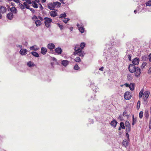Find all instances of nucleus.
<instances>
[{
  "label": "nucleus",
  "instance_id": "f257e3e1",
  "mask_svg": "<svg viewBox=\"0 0 151 151\" xmlns=\"http://www.w3.org/2000/svg\"><path fill=\"white\" fill-rule=\"evenodd\" d=\"M128 69L129 71L132 73H134L135 76L138 77L141 74L140 69L138 67H136L133 64H130L129 66Z\"/></svg>",
  "mask_w": 151,
  "mask_h": 151
},
{
  "label": "nucleus",
  "instance_id": "f03ea898",
  "mask_svg": "<svg viewBox=\"0 0 151 151\" xmlns=\"http://www.w3.org/2000/svg\"><path fill=\"white\" fill-rule=\"evenodd\" d=\"M74 50L75 51L73 52V54L74 55H78L80 57H83L85 54L84 52L82 51V50L81 49L78 45H76Z\"/></svg>",
  "mask_w": 151,
  "mask_h": 151
},
{
  "label": "nucleus",
  "instance_id": "7ed1b4c3",
  "mask_svg": "<svg viewBox=\"0 0 151 151\" xmlns=\"http://www.w3.org/2000/svg\"><path fill=\"white\" fill-rule=\"evenodd\" d=\"M45 20L44 23L45 24L46 27L47 28H49L50 26V23L52 22V19L47 17H45L44 18Z\"/></svg>",
  "mask_w": 151,
  "mask_h": 151
},
{
  "label": "nucleus",
  "instance_id": "20e7f679",
  "mask_svg": "<svg viewBox=\"0 0 151 151\" xmlns=\"http://www.w3.org/2000/svg\"><path fill=\"white\" fill-rule=\"evenodd\" d=\"M18 6L22 10L24 9L25 8L27 9H29V6L27 4L26 2H24L23 4H22L19 3Z\"/></svg>",
  "mask_w": 151,
  "mask_h": 151
},
{
  "label": "nucleus",
  "instance_id": "39448f33",
  "mask_svg": "<svg viewBox=\"0 0 151 151\" xmlns=\"http://www.w3.org/2000/svg\"><path fill=\"white\" fill-rule=\"evenodd\" d=\"M150 93L148 91H146L144 92L143 97L144 101H146L149 96Z\"/></svg>",
  "mask_w": 151,
  "mask_h": 151
},
{
  "label": "nucleus",
  "instance_id": "423d86ee",
  "mask_svg": "<svg viewBox=\"0 0 151 151\" xmlns=\"http://www.w3.org/2000/svg\"><path fill=\"white\" fill-rule=\"evenodd\" d=\"M131 98V96L129 92H126L124 95V98L126 100H129Z\"/></svg>",
  "mask_w": 151,
  "mask_h": 151
},
{
  "label": "nucleus",
  "instance_id": "0eeeda50",
  "mask_svg": "<svg viewBox=\"0 0 151 151\" xmlns=\"http://www.w3.org/2000/svg\"><path fill=\"white\" fill-rule=\"evenodd\" d=\"M27 52V50L25 49H21L19 51V53L22 55H26Z\"/></svg>",
  "mask_w": 151,
  "mask_h": 151
},
{
  "label": "nucleus",
  "instance_id": "6e6552de",
  "mask_svg": "<svg viewBox=\"0 0 151 151\" xmlns=\"http://www.w3.org/2000/svg\"><path fill=\"white\" fill-rule=\"evenodd\" d=\"M139 60L138 58H136L132 60L133 64L134 65H138L139 62Z\"/></svg>",
  "mask_w": 151,
  "mask_h": 151
},
{
  "label": "nucleus",
  "instance_id": "1a4fd4ad",
  "mask_svg": "<svg viewBox=\"0 0 151 151\" xmlns=\"http://www.w3.org/2000/svg\"><path fill=\"white\" fill-rule=\"evenodd\" d=\"M6 10V8L5 7L1 6H0V13L2 14L5 13Z\"/></svg>",
  "mask_w": 151,
  "mask_h": 151
},
{
  "label": "nucleus",
  "instance_id": "9d476101",
  "mask_svg": "<svg viewBox=\"0 0 151 151\" xmlns=\"http://www.w3.org/2000/svg\"><path fill=\"white\" fill-rule=\"evenodd\" d=\"M53 4L54 8H58L60 7L61 6V4L58 1H55L53 2Z\"/></svg>",
  "mask_w": 151,
  "mask_h": 151
},
{
  "label": "nucleus",
  "instance_id": "9b49d317",
  "mask_svg": "<svg viewBox=\"0 0 151 151\" xmlns=\"http://www.w3.org/2000/svg\"><path fill=\"white\" fill-rule=\"evenodd\" d=\"M47 6L48 8L50 10H53L55 8L54 7V4L52 3H50L47 4Z\"/></svg>",
  "mask_w": 151,
  "mask_h": 151
},
{
  "label": "nucleus",
  "instance_id": "f8f14e48",
  "mask_svg": "<svg viewBox=\"0 0 151 151\" xmlns=\"http://www.w3.org/2000/svg\"><path fill=\"white\" fill-rule=\"evenodd\" d=\"M128 142L127 139H124L123 140L122 144L123 146L125 147H127L128 146Z\"/></svg>",
  "mask_w": 151,
  "mask_h": 151
},
{
  "label": "nucleus",
  "instance_id": "ddd939ff",
  "mask_svg": "<svg viewBox=\"0 0 151 151\" xmlns=\"http://www.w3.org/2000/svg\"><path fill=\"white\" fill-rule=\"evenodd\" d=\"M50 15L51 17H55L58 15L57 13L55 11H52L50 13Z\"/></svg>",
  "mask_w": 151,
  "mask_h": 151
},
{
  "label": "nucleus",
  "instance_id": "4468645a",
  "mask_svg": "<svg viewBox=\"0 0 151 151\" xmlns=\"http://www.w3.org/2000/svg\"><path fill=\"white\" fill-rule=\"evenodd\" d=\"M55 52L58 54H61L62 52V50L60 47H58L55 50Z\"/></svg>",
  "mask_w": 151,
  "mask_h": 151
},
{
  "label": "nucleus",
  "instance_id": "2eb2a0df",
  "mask_svg": "<svg viewBox=\"0 0 151 151\" xmlns=\"http://www.w3.org/2000/svg\"><path fill=\"white\" fill-rule=\"evenodd\" d=\"M47 47L50 49L52 50L55 47V46L53 44L50 43L48 45Z\"/></svg>",
  "mask_w": 151,
  "mask_h": 151
},
{
  "label": "nucleus",
  "instance_id": "dca6fc26",
  "mask_svg": "<svg viewBox=\"0 0 151 151\" xmlns=\"http://www.w3.org/2000/svg\"><path fill=\"white\" fill-rule=\"evenodd\" d=\"M10 11L12 13L14 14H16L17 12V9L15 7H12L11 8H10Z\"/></svg>",
  "mask_w": 151,
  "mask_h": 151
},
{
  "label": "nucleus",
  "instance_id": "f3484780",
  "mask_svg": "<svg viewBox=\"0 0 151 151\" xmlns=\"http://www.w3.org/2000/svg\"><path fill=\"white\" fill-rule=\"evenodd\" d=\"M117 123V122H116V121L114 119L111 122L110 124L112 126L114 127H115L116 126Z\"/></svg>",
  "mask_w": 151,
  "mask_h": 151
},
{
  "label": "nucleus",
  "instance_id": "a211bd4d",
  "mask_svg": "<svg viewBox=\"0 0 151 151\" xmlns=\"http://www.w3.org/2000/svg\"><path fill=\"white\" fill-rule=\"evenodd\" d=\"M47 49L45 47H42L41 48V52L42 54L43 55L45 54L47 52Z\"/></svg>",
  "mask_w": 151,
  "mask_h": 151
},
{
  "label": "nucleus",
  "instance_id": "6ab92c4d",
  "mask_svg": "<svg viewBox=\"0 0 151 151\" xmlns=\"http://www.w3.org/2000/svg\"><path fill=\"white\" fill-rule=\"evenodd\" d=\"M77 26L79 28V30L80 31L81 33H83L84 32V29L82 27H80V25L78 24H77Z\"/></svg>",
  "mask_w": 151,
  "mask_h": 151
},
{
  "label": "nucleus",
  "instance_id": "aec40b11",
  "mask_svg": "<svg viewBox=\"0 0 151 151\" xmlns=\"http://www.w3.org/2000/svg\"><path fill=\"white\" fill-rule=\"evenodd\" d=\"M69 62V61L67 60H63L62 61V64L64 66H66L68 64Z\"/></svg>",
  "mask_w": 151,
  "mask_h": 151
},
{
  "label": "nucleus",
  "instance_id": "412c9836",
  "mask_svg": "<svg viewBox=\"0 0 151 151\" xmlns=\"http://www.w3.org/2000/svg\"><path fill=\"white\" fill-rule=\"evenodd\" d=\"M129 88L131 91H133L134 90V84L133 83H131L129 85Z\"/></svg>",
  "mask_w": 151,
  "mask_h": 151
},
{
  "label": "nucleus",
  "instance_id": "4be33fe9",
  "mask_svg": "<svg viewBox=\"0 0 151 151\" xmlns=\"http://www.w3.org/2000/svg\"><path fill=\"white\" fill-rule=\"evenodd\" d=\"M35 23L37 27L40 26L41 24V22L39 20H37L35 21Z\"/></svg>",
  "mask_w": 151,
  "mask_h": 151
},
{
  "label": "nucleus",
  "instance_id": "5701e85b",
  "mask_svg": "<svg viewBox=\"0 0 151 151\" xmlns=\"http://www.w3.org/2000/svg\"><path fill=\"white\" fill-rule=\"evenodd\" d=\"M27 65L29 67H31L34 66L35 64L33 62L30 61L27 63Z\"/></svg>",
  "mask_w": 151,
  "mask_h": 151
},
{
  "label": "nucleus",
  "instance_id": "b1692460",
  "mask_svg": "<svg viewBox=\"0 0 151 151\" xmlns=\"http://www.w3.org/2000/svg\"><path fill=\"white\" fill-rule=\"evenodd\" d=\"M37 2H35V1H32V6L35 8H38V6Z\"/></svg>",
  "mask_w": 151,
  "mask_h": 151
},
{
  "label": "nucleus",
  "instance_id": "393cba45",
  "mask_svg": "<svg viewBox=\"0 0 151 151\" xmlns=\"http://www.w3.org/2000/svg\"><path fill=\"white\" fill-rule=\"evenodd\" d=\"M32 54L34 56L38 57L39 56V55L37 53L33 51L31 52Z\"/></svg>",
  "mask_w": 151,
  "mask_h": 151
},
{
  "label": "nucleus",
  "instance_id": "a878e982",
  "mask_svg": "<svg viewBox=\"0 0 151 151\" xmlns=\"http://www.w3.org/2000/svg\"><path fill=\"white\" fill-rule=\"evenodd\" d=\"M85 44L84 42H82L81 43V45L79 47H81L80 48L82 50L85 47Z\"/></svg>",
  "mask_w": 151,
  "mask_h": 151
},
{
  "label": "nucleus",
  "instance_id": "bb28decb",
  "mask_svg": "<svg viewBox=\"0 0 151 151\" xmlns=\"http://www.w3.org/2000/svg\"><path fill=\"white\" fill-rule=\"evenodd\" d=\"M126 131L127 132H130L131 130V126H126Z\"/></svg>",
  "mask_w": 151,
  "mask_h": 151
},
{
  "label": "nucleus",
  "instance_id": "cd10ccee",
  "mask_svg": "<svg viewBox=\"0 0 151 151\" xmlns=\"http://www.w3.org/2000/svg\"><path fill=\"white\" fill-rule=\"evenodd\" d=\"M66 16V13H64L63 14H61L60 15V16L59 17V18H63L65 17Z\"/></svg>",
  "mask_w": 151,
  "mask_h": 151
},
{
  "label": "nucleus",
  "instance_id": "c85d7f7f",
  "mask_svg": "<svg viewBox=\"0 0 151 151\" xmlns=\"http://www.w3.org/2000/svg\"><path fill=\"white\" fill-rule=\"evenodd\" d=\"M144 115L146 118H147L149 116L148 111L147 110H145Z\"/></svg>",
  "mask_w": 151,
  "mask_h": 151
},
{
  "label": "nucleus",
  "instance_id": "c756f323",
  "mask_svg": "<svg viewBox=\"0 0 151 151\" xmlns=\"http://www.w3.org/2000/svg\"><path fill=\"white\" fill-rule=\"evenodd\" d=\"M143 90H141V91H140L139 94V98H141L142 97L143 94Z\"/></svg>",
  "mask_w": 151,
  "mask_h": 151
},
{
  "label": "nucleus",
  "instance_id": "7c9ffc66",
  "mask_svg": "<svg viewBox=\"0 0 151 151\" xmlns=\"http://www.w3.org/2000/svg\"><path fill=\"white\" fill-rule=\"evenodd\" d=\"M30 49L32 50L35 51L37 50L38 49L37 47H35V46H32L30 47Z\"/></svg>",
  "mask_w": 151,
  "mask_h": 151
},
{
  "label": "nucleus",
  "instance_id": "2f4dec72",
  "mask_svg": "<svg viewBox=\"0 0 151 151\" xmlns=\"http://www.w3.org/2000/svg\"><path fill=\"white\" fill-rule=\"evenodd\" d=\"M120 127L122 129H125V127L124 125V124L123 122H121L120 124Z\"/></svg>",
  "mask_w": 151,
  "mask_h": 151
},
{
  "label": "nucleus",
  "instance_id": "473e14b6",
  "mask_svg": "<svg viewBox=\"0 0 151 151\" xmlns=\"http://www.w3.org/2000/svg\"><path fill=\"white\" fill-rule=\"evenodd\" d=\"M147 6H151V0H150L148 2L145 3Z\"/></svg>",
  "mask_w": 151,
  "mask_h": 151
},
{
  "label": "nucleus",
  "instance_id": "72a5a7b5",
  "mask_svg": "<svg viewBox=\"0 0 151 151\" xmlns=\"http://www.w3.org/2000/svg\"><path fill=\"white\" fill-rule=\"evenodd\" d=\"M75 60L76 62H80L81 61L80 58L78 57H76Z\"/></svg>",
  "mask_w": 151,
  "mask_h": 151
},
{
  "label": "nucleus",
  "instance_id": "f704fd0d",
  "mask_svg": "<svg viewBox=\"0 0 151 151\" xmlns=\"http://www.w3.org/2000/svg\"><path fill=\"white\" fill-rule=\"evenodd\" d=\"M140 102L139 101H138L137 104V108L138 109H139L140 108Z\"/></svg>",
  "mask_w": 151,
  "mask_h": 151
},
{
  "label": "nucleus",
  "instance_id": "c9c22d12",
  "mask_svg": "<svg viewBox=\"0 0 151 151\" xmlns=\"http://www.w3.org/2000/svg\"><path fill=\"white\" fill-rule=\"evenodd\" d=\"M143 112L142 111H141L139 114V116L140 118L141 119L142 118L143 116Z\"/></svg>",
  "mask_w": 151,
  "mask_h": 151
},
{
  "label": "nucleus",
  "instance_id": "e433bc0d",
  "mask_svg": "<svg viewBox=\"0 0 151 151\" xmlns=\"http://www.w3.org/2000/svg\"><path fill=\"white\" fill-rule=\"evenodd\" d=\"M70 20L69 18H65L63 20V21L65 23H66L67 22Z\"/></svg>",
  "mask_w": 151,
  "mask_h": 151
},
{
  "label": "nucleus",
  "instance_id": "4c0bfd02",
  "mask_svg": "<svg viewBox=\"0 0 151 151\" xmlns=\"http://www.w3.org/2000/svg\"><path fill=\"white\" fill-rule=\"evenodd\" d=\"M79 67H78V65H75L74 69L76 70H78L79 69Z\"/></svg>",
  "mask_w": 151,
  "mask_h": 151
},
{
  "label": "nucleus",
  "instance_id": "58836bf2",
  "mask_svg": "<svg viewBox=\"0 0 151 151\" xmlns=\"http://www.w3.org/2000/svg\"><path fill=\"white\" fill-rule=\"evenodd\" d=\"M25 1L26 3L29 4H31L32 3V2L31 1V0H25Z\"/></svg>",
  "mask_w": 151,
  "mask_h": 151
},
{
  "label": "nucleus",
  "instance_id": "ea45409f",
  "mask_svg": "<svg viewBox=\"0 0 151 151\" xmlns=\"http://www.w3.org/2000/svg\"><path fill=\"white\" fill-rule=\"evenodd\" d=\"M125 126H130V124L129 123V121H126L125 122Z\"/></svg>",
  "mask_w": 151,
  "mask_h": 151
},
{
  "label": "nucleus",
  "instance_id": "a19ab883",
  "mask_svg": "<svg viewBox=\"0 0 151 151\" xmlns=\"http://www.w3.org/2000/svg\"><path fill=\"white\" fill-rule=\"evenodd\" d=\"M149 127L150 129H151V118L150 119L149 124Z\"/></svg>",
  "mask_w": 151,
  "mask_h": 151
},
{
  "label": "nucleus",
  "instance_id": "79ce46f5",
  "mask_svg": "<svg viewBox=\"0 0 151 151\" xmlns=\"http://www.w3.org/2000/svg\"><path fill=\"white\" fill-rule=\"evenodd\" d=\"M123 115L124 116H127V112L126 111H124L123 113Z\"/></svg>",
  "mask_w": 151,
  "mask_h": 151
},
{
  "label": "nucleus",
  "instance_id": "37998d69",
  "mask_svg": "<svg viewBox=\"0 0 151 151\" xmlns=\"http://www.w3.org/2000/svg\"><path fill=\"white\" fill-rule=\"evenodd\" d=\"M13 13H10V20L13 18Z\"/></svg>",
  "mask_w": 151,
  "mask_h": 151
},
{
  "label": "nucleus",
  "instance_id": "c03bdc74",
  "mask_svg": "<svg viewBox=\"0 0 151 151\" xmlns=\"http://www.w3.org/2000/svg\"><path fill=\"white\" fill-rule=\"evenodd\" d=\"M148 73L150 75L151 74V67L148 70Z\"/></svg>",
  "mask_w": 151,
  "mask_h": 151
},
{
  "label": "nucleus",
  "instance_id": "a18cd8bd",
  "mask_svg": "<svg viewBox=\"0 0 151 151\" xmlns=\"http://www.w3.org/2000/svg\"><path fill=\"white\" fill-rule=\"evenodd\" d=\"M58 25L59 27H60V29H63V25H60L59 24H58Z\"/></svg>",
  "mask_w": 151,
  "mask_h": 151
},
{
  "label": "nucleus",
  "instance_id": "49530a36",
  "mask_svg": "<svg viewBox=\"0 0 151 151\" xmlns=\"http://www.w3.org/2000/svg\"><path fill=\"white\" fill-rule=\"evenodd\" d=\"M39 5H40V8L41 10H42L43 9V7L40 4H39Z\"/></svg>",
  "mask_w": 151,
  "mask_h": 151
},
{
  "label": "nucleus",
  "instance_id": "de8ad7c7",
  "mask_svg": "<svg viewBox=\"0 0 151 151\" xmlns=\"http://www.w3.org/2000/svg\"><path fill=\"white\" fill-rule=\"evenodd\" d=\"M136 122V119L132 120V125H133L134 124H135Z\"/></svg>",
  "mask_w": 151,
  "mask_h": 151
},
{
  "label": "nucleus",
  "instance_id": "09e8293b",
  "mask_svg": "<svg viewBox=\"0 0 151 151\" xmlns=\"http://www.w3.org/2000/svg\"><path fill=\"white\" fill-rule=\"evenodd\" d=\"M16 46L17 47H19L20 48H21L22 47V46L21 45H16Z\"/></svg>",
  "mask_w": 151,
  "mask_h": 151
},
{
  "label": "nucleus",
  "instance_id": "8fccbe9b",
  "mask_svg": "<svg viewBox=\"0 0 151 151\" xmlns=\"http://www.w3.org/2000/svg\"><path fill=\"white\" fill-rule=\"evenodd\" d=\"M126 136L127 137L128 139L129 140V135L128 132H126Z\"/></svg>",
  "mask_w": 151,
  "mask_h": 151
},
{
  "label": "nucleus",
  "instance_id": "3c124183",
  "mask_svg": "<svg viewBox=\"0 0 151 151\" xmlns=\"http://www.w3.org/2000/svg\"><path fill=\"white\" fill-rule=\"evenodd\" d=\"M131 55H128V58L129 60V61H131Z\"/></svg>",
  "mask_w": 151,
  "mask_h": 151
},
{
  "label": "nucleus",
  "instance_id": "603ef678",
  "mask_svg": "<svg viewBox=\"0 0 151 151\" xmlns=\"http://www.w3.org/2000/svg\"><path fill=\"white\" fill-rule=\"evenodd\" d=\"M38 19V18L37 17L35 16V15L34 16H33L32 17V19Z\"/></svg>",
  "mask_w": 151,
  "mask_h": 151
},
{
  "label": "nucleus",
  "instance_id": "864d4df0",
  "mask_svg": "<svg viewBox=\"0 0 151 151\" xmlns=\"http://www.w3.org/2000/svg\"><path fill=\"white\" fill-rule=\"evenodd\" d=\"M13 1L17 3H20V1L19 0H13Z\"/></svg>",
  "mask_w": 151,
  "mask_h": 151
},
{
  "label": "nucleus",
  "instance_id": "5fc2aeb1",
  "mask_svg": "<svg viewBox=\"0 0 151 151\" xmlns=\"http://www.w3.org/2000/svg\"><path fill=\"white\" fill-rule=\"evenodd\" d=\"M149 61L151 62V54H150L149 55Z\"/></svg>",
  "mask_w": 151,
  "mask_h": 151
},
{
  "label": "nucleus",
  "instance_id": "6e6d98bb",
  "mask_svg": "<svg viewBox=\"0 0 151 151\" xmlns=\"http://www.w3.org/2000/svg\"><path fill=\"white\" fill-rule=\"evenodd\" d=\"M29 9H30V10L32 12H35L34 9L33 8H29Z\"/></svg>",
  "mask_w": 151,
  "mask_h": 151
},
{
  "label": "nucleus",
  "instance_id": "4d7b16f0",
  "mask_svg": "<svg viewBox=\"0 0 151 151\" xmlns=\"http://www.w3.org/2000/svg\"><path fill=\"white\" fill-rule=\"evenodd\" d=\"M38 18L41 21H43V18L41 17H39Z\"/></svg>",
  "mask_w": 151,
  "mask_h": 151
},
{
  "label": "nucleus",
  "instance_id": "13d9d810",
  "mask_svg": "<svg viewBox=\"0 0 151 151\" xmlns=\"http://www.w3.org/2000/svg\"><path fill=\"white\" fill-rule=\"evenodd\" d=\"M104 69V67H101L99 69V70L102 71H103V70Z\"/></svg>",
  "mask_w": 151,
  "mask_h": 151
},
{
  "label": "nucleus",
  "instance_id": "bf43d9fd",
  "mask_svg": "<svg viewBox=\"0 0 151 151\" xmlns=\"http://www.w3.org/2000/svg\"><path fill=\"white\" fill-rule=\"evenodd\" d=\"M6 17L8 19H9V13L7 14Z\"/></svg>",
  "mask_w": 151,
  "mask_h": 151
},
{
  "label": "nucleus",
  "instance_id": "052dcab7",
  "mask_svg": "<svg viewBox=\"0 0 151 151\" xmlns=\"http://www.w3.org/2000/svg\"><path fill=\"white\" fill-rule=\"evenodd\" d=\"M125 86L127 87H129V85L127 83H125Z\"/></svg>",
  "mask_w": 151,
  "mask_h": 151
},
{
  "label": "nucleus",
  "instance_id": "680f3d73",
  "mask_svg": "<svg viewBox=\"0 0 151 151\" xmlns=\"http://www.w3.org/2000/svg\"><path fill=\"white\" fill-rule=\"evenodd\" d=\"M60 1L62 4H65V3L64 2L63 0H60Z\"/></svg>",
  "mask_w": 151,
  "mask_h": 151
},
{
  "label": "nucleus",
  "instance_id": "e2e57ef3",
  "mask_svg": "<svg viewBox=\"0 0 151 151\" xmlns=\"http://www.w3.org/2000/svg\"><path fill=\"white\" fill-rule=\"evenodd\" d=\"M35 2H37V3H38L40 2V0H35Z\"/></svg>",
  "mask_w": 151,
  "mask_h": 151
},
{
  "label": "nucleus",
  "instance_id": "0e129e2a",
  "mask_svg": "<svg viewBox=\"0 0 151 151\" xmlns=\"http://www.w3.org/2000/svg\"><path fill=\"white\" fill-rule=\"evenodd\" d=\"M42 3H44L45 2L46 0H41Z\"/></svg>",
  "mask_w": 151,
  "mask_h": 151
},
{
  "label": "nucleus",
  "instance_id": "69168bd1",
  "mask_svg": "<svg viewBox=\"0 0 151 151\" xmlns=\"http://www.w3.org/2000/svg\"><path fill=\"white\" fill-rule=\"evenodd\" d=\"M2 14L0 13V19L2 18Z\"/></svg>",
  "mask_w": 151,
  "mask_h": 151
},
{
  "label": "nucleus",
  "instance_id": "338daca9",
  "mask_svg": "<svg viewBox=\"0 0 151 151\" xmlns=\"http://www.w3.org/2000/svg\"><path fill=\"white\" fill-rule=\"evenodd\" d=\"M11 4H12V5L13 6H14V3H12V2H11Z\"/></svg>",
  "mask_w": 151,
  "mask_h": 151
},
{
  "label": "nucleus",
  "instance_id": "774afa93",
  "mask_svg": "<svg viewBox=\"0 0 151 151\" xmlns=\"http://www.w3.org/2000/svg\"><path fill=\"white\" fill-rule=\"evenodd\" d=\"M135 120V119H134V115H133L132 116V120Z\"/></svg>",
  "mask_w": 151,
  "mask_h": 151
}]
</instances>
